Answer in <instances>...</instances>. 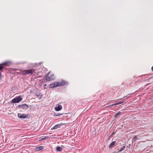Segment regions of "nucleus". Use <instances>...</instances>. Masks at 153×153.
<instances>
[{
    "instance_id": "obj_4",
    "label": "nucleus",
    "mask_w": 153,
    "mask_h": 153,
    "mask_svg": "<svg viewBox=\"0 0 153 153\" xmlns=\"http://www.w3.org/2000/svg\"><path fill=\"white\" fill-rule=\"evenodd\" d=\"M9 62H5L4 63L0 65V71L5 66L8 65V63Z\"/></svg>"
},
{
    "instance_id": "obj_9",
    "label": "nucleus",
    "mask_w": 153,
    "mask_h": 153,
    "mask_svg": "<svg viewBox=\"0 0 153 153\" xmlns=\"http://www.w3.org/2000/svg\"><path fill=\"white\" fill-rule=\"evenodd\" d=\"M22 107L23 108L27 109V108H28L29 106L27 104H22Z\"/></svg>"
},
{
    "instance_id": "obj_14",
    "label": "nucleus",
    "mask_w": 153,
    "mask_h": 153,
    "mask_svg": "<svg viewBox=\"0 0 153 153\" xmlns=\"http://www.w3.org/2000/svg\"><path fill=\"white\" fill-rule=\"evenodd\" d=\"M56 150L59 152H61L62 150V148L60 147H56Z\"/></svg>"
},
{
    "instance_id": "obj_3",
    "label": "nucleus",
    "mask_w": 153,
    "mask_h": 153,
    "mask_svg": "<svg viewBox=\"0 0 153 153\" xmlns=\"http://www.w3.org/2000/svg\"><path fill=\"white\" fill-rule=\"evenodd\" d=\"M27 115V114L26 115L24 114L18 113V117L20 119H25Z\"/></svg>"
},
{
    "instance_id": "obj_8",
    "label": "nucleus",
    "mask_w": 153,
    "mask_h": 153,
    "mask_svg": "<svg viewBox=\"0 0 153 153\" xmlns=\"http://www.w3.org/2000/svg\"><path fill=\"white\" fill-rule=\"evenodd\" d=\"M61 126V125L60 124H58L55 125L53 127L51 128V130L52 129H56L58 128H60Z\"/></svg>"
},
{
    "instance_id": "obj_1",
    "label": "nucleus",
    "mask_w": 153,
    "mask_h": 153,
    "mask_svg": "<svg viewBox=\"0 0 153 153\" xmlns=\"http://www.w3.org/2000/svg\"><path fill=\"white\" fill-rule=\"evenodd\" d=\"M45 80L49 81L52 80L54 79V76L53 74H50V72L47 74L45 77Z\"/></svg>"
},
{
    "instance_id": "obj_15",
    "label": "nucleus",
    "mask_w": 153,
    "mask_h": 153,
    "mask_svg": "<svg viewBox=\"0 0 153 153\" xmlns=\"http://www.w3.org/2000/svg\"><path fill=\"white\" fill-rule=\"evenodd\" d=\"M125 147H126V146H123L120 149V150L119 151H118V152H121L122 151H123V150H124L125 149Z\"/></svg>"
},
{
    "instance_id": "obj_5",
    "label": "nucleus",
    "mask_w": 153,
    "mask_h": 153,
    "mask_svg": "<svg viewBox=\"0 0 153 153\" xmlns=\"http://www.w3.org/2000/svg\"><path fill=\"white\" fill-rule=\"evenodd\" d=\"M34 71V70L32 69L26 70L25 71V74H30L31 75L33 74Z\"/></svg>"
},
{
    "instance_id": "obj_24",
    "label": "nucleus",
    "mask_w": 153,
    "mask_h": 153,
    "mask_svg": "<svg viewBox=\"0 0 153 153\" xmlns=\"http://www.w3.org/2000/svg\"><path fill=\"white\" fill-rule=\"evenodd\" d=\"M47 86V84H45L44 85V86Z\"/></svg>"
},
{
    "instance_id": "obj_6",
    "label": "nucleus",
    "mask_w": 153,
    "mask_h": 153,
    "mask_svg": "<svg viewBox=\"0 0 153 153\" xmlns=\"http://www.w3.org/2000/svg\"><path fill=\"white\" fill-rule=\"evenodd\" d=\"M50 88H53L55 87H58V84L57 83H52L50 85Z\"/></svg>"
},
{
    "instance_id": "obj_22",
    "label": "nucleus",
    "mask_w": 153,
    "mask_h": 153,
    "mask_svg": "<svg viewBox=\"0 0 153 153\" xmlns=\"http://www.w3.org/2000/svg\"><path fill=\"white\" fill-rule=\"evenodd\" d=\"M36 95L37 97H39L40 96V95L39 94H36Z\"/></svg>"
},
{
    "instance_id": "obj_10",
    "label": "nucleus",
    "mask_w": 153,
    "mask_h": 153,
    "mask_svg": "<svg viewBox=\"0 0 153 153\" xmlns=\"http://www.w3.org/2000/svg\"><path fill=\"white\" fill-rule=\"evenodd\" d=\"M58 86H63L65 84V82L63 81L61 82H57Z\"/></svg>"
},
{
    "instance_id": "obj_13",
    "label": "nucleus",
    "mask_w": 153,
    "mask_h": 153,
    "mask_svg": "<svg viewBox=\"0 0 153 153\" xmlns=\"http://www.w3.org/2000/svg\"><path fill=\"white\" fill-rule=\"evenodd\" d=\"M123 102H118V103H115V104H112V105H109V106H114V105H118L120 104H122V103H123Z\"/></svg>"
},
{
    "instance_id": "obj_23",
    "label": "nucleus",
    "mask_w": 153,
    "mask_h": 153,
    "mask_svg": "<svg viewBox=\"0 0 153 153\" xmlns=\"http://www.w3.org/2000/svg\"><path fill=\"white\" fill-rule=\"evenodd\" d=\"M1 73L0 72V79L1 78Z\"/></svg>"
},
{
    "instance_id": "obj_16",
    "label": "nucleus",
    "mask_w": 153,
    "mask_h": 153,
    "mask_svg": "<svg viewBox=\"0 0 153 153\" xmlns=\"http://www.w3.org/2000/svg\"><path fill=\"white\" fill-rule=\"evenodd\" d=\"M63 114L61 113H55L54 114V116H57L62 115Z\"/></svg>"
},
{
    "instance_id": "obj_25",
    "label": "nucleus",
    "mask_w": 153,
    "mask_h": 153,
    "mask_svg": "<svg viewBox=\"0 0 153 153\" xmlns=\"http://www.w3.org/2000/svg\"><path fill=\"white\" fill-rule=\"evenodd\" d=\"M152 71H153V66L152 68Z\"/></svg>"
},
{
    "instance_id": "obj_17",
    "label": "nucleus",
    "mask_w": 153,
    "mask_h": 153,
    "mask_svg": "<svg viewBox=\"0 0 153 153\" xmlns=\"http://www.w3.org/2000/svg\"><path fill=\"white\" fill-rule=\"evenodd\" d=\"M137 136H135L132 139V142H135L137 140Z\"/></svg>"
},
{
    "instance_id": "obj_7",
    "label": "nucleus",
    "mask_w": 153,
    "mask_h": 153,
    "mask_svg": "<svg viewBox=\"0 0 153 153\" xmlns=\"http://www.w3.org/2000/svg\"><path fill=\"white\" fill-rule=\"evenodd\" d=\"M62 108V107L61 105H59L57 106L55 108V110L56 111H59L61 110Z\"/></svg>"
},
{
    "instance_id": "obj_12",
    "label": "nucleus",
    "mask_w": 153,
    "mask_h": 153,
    "mask_svg": "<svg viewBox=\"0 0 153 153\" xmlns=\"http://www.w3.org/2000/svg\"><path fill=\"white\" fill-rule=\"evenodd\" d=\"M116 142L115 141H114L112 142L110 145L109 146V148L111 149L112 147L115 144Z\"/></svg>"
},
{
    "instance_id": "obj_20",
    "label": "nucleus",
    "mask_w": 153,
    "mask_h": 153,
    "mask_svg": "<svg viewBox=\"0 0 153 153\" xmlns=\"http://www.w3.org/2000/svg\"><path fill=\"white\" fill-rule=\"evenodd\" d=\"M22 105H18V107H19V108L22 107Z\"/></svg>"
},
{
    "instance_id": "obj_19",
    "label": "nucleus",
    "mask_w": 153,
    "mask_h": 153,
    "mask_svg": "<svg viewBox=\"0 0 153 153\" xmlns=\"http://www.w3.org/2000/svg\"><path fill=\"white\" fill-rule=\"evenodd\" d=\"M48 138V137H43V138H41L40 139V140H45V139H46V138Z\"/></svg>"
},
{
    "instance_id": "obj_2",
    "label": "nucleus",
    "mask_w": 153,
    "mask_h": 153,
    "mask_svg": "<svg viewBox=\"0 0 153 153\" xmlns=\"http://www.w3.org/2000/svg\"><path fill=\"white\" fill-rule=\"evenodd\" d=\"M22 98L20 96L13 99L12 101V102L13 103H18L21 101Z\"/></svg>"
},
{
    "instance_id": "obj_18",
    "label": "nucleus",
    "mask_w": 153,
    "mask_h": 153,
    "mask_svg": "<svg viewBox=\"0 0 153 153\" xmlns=\"http://www.w3.org/2000/svg\"><path fill=\"white\" fill-rule=\"evenodd\" d=\"M121 113L120 111H119L117 113L115 114L114 115V117H116L118 115H119Z\"/></svg>"
},
{
    "instance_id": "obj_26",
    "label": "nucleus",
    "mask_w": 153,
    "mask_h": 153,
    "mask_svg": "<svg viewBox=\"0 0 153 153\" xmlns=\"http://www.w3.org/2000/svg\"><path fill=\"white\" fill-rule=\"evenodd\" d=\"M114 153H115V152H114Z\"/></svg>"
},
{
    "instance_id": "obj_11",
    "label": "nucleus",
    "mask_w": 153,
    "mask_h": 153,
    "mask_svg": "<svg viewBox=\"0 0 153 153\" xmlns=\"http://www.w3.org/2000/svg\"><path fill=\"white\" fill-rule=\"evenodd\" d=\"M43 149V146H41L39 147H37L36 148V150L37 151H39L42 150Z\"/></svg>"
},
{
    "instance_id": "obj_21",
    "label": "nucleus",
    "mask_w": 153,
    "mask_h": 153,
    "mask_svg": "<svg viewBox=\"0 0 153 153\" xmlns=\"http://www.w3.org/2000/svg\"><path fill=\"white\" fill-rule=\"evenodd\" d=\"M115 132H113L112 133V134H111V135H113L114 134H115Z\"/></svg>"
}]
</instances>
